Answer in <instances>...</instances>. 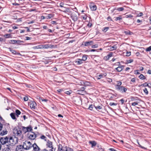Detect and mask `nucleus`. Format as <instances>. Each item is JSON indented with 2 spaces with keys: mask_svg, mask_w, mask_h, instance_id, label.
<instances>
[{
  "mask_svg": "<svg viewBox=\"0 0 151 151\" xmlns=\"http://www.w3.org/2000/svg\"><path fill=\"white\" fill-rule=\"evenodd\" d=\"M127 18H132L133 17V16H132V15L131 14H129V15H126L125 16Z\"/></svg>",
  "mask_w": 151,
  "mask_h": 151,
  "instance_id": "3c124183",
  "label": "nucleus"
},
{
  "mask_svg": "<svg viewBox=\"0 0 151 151\" xmlns=\"http://www.w3.org/2000/svg\"><path fill=\"white\" fill-rule=\"evenodd\" d=\"M26 39L25 40H30L32 39L31 37H26Z\"/></svg>",
  "mask_w": 151,
  "mask_h": 151,
  "instance_id": "0e129e2a",
  "label": "nucleus"
},
{
  "mask_svg": "<svg viewBox=\"0 0 151 151\" xmlns=\"http://www.w3.org/2000/svg\"><path fill=\"white\" fill-rule=\"evenodd\" d=\"M93 42L92 41H90L88 42H84V46H88L93 44Z\"/></svg>",
  "mask_w": 151,
  "mask_h": 151,
  "instance_id": "dca6fc26",
  "label": "nucleus"
},
{
  "mask_svg": "<svg viewBox=\"0 0 151 151\" xmlns=\"http://www.w3.org/2000/svg\"><path fill=\"white\" fill-rule=\"evenodd\" d=\"M26 130L28 132H32V131L33 130L32 127L31 126H29L28 127H26Z\"/></svg>",
  "mask_w": 151,
  "mask_h": 151,
  "instance_id": "5701e85b",
  "label": "nucleus"
},
{
  "mask_svg": "<svg viewBox=\"0 0 151 151\" xmlns=\"http://www.w3.org/2000/svg\"><path fill=\"white\" fill-rule=\"evenodd\" d=\"M112 55L113 53L110 52L107 56H105L104 58L106 60H108L110 57L112 56Z\"/></svg>",
  "mask_w": 151,
  "mask_h": 151,
  "instance_id": "6ab92c4d",
  "label": "nucleus"
},
{
  "mask_svg": "<svg viewBox=\"0 0 151 151\" xmlns=\"http://www.w3.org/2000/svg\"><path fill=\"white\" fill-rule=\"evenodd\" d=\"M90 7L91 10L95 11L97 9V7L96 5L93 3H91L90 4Z\"/></svg>",
  "mask_w": 151,
  "mask_h": 151,
  "instance_id": "f8f14e48",
  "label": "nucleus"
},
{
  "mask_svg": "<svg viewBox=\"0 0 151 151\" xmlns=\"http://www.w3.org/2000/svg\"><path fill=\"white\" fill-rule=\"evenodd\" d=\"M22 131L23 132H24V133H26L27 132V130H26V127H25L24 126H22Z\"/></svg>",
  "mask_w": 151,
  "mask_h": 151,
  "instance_id": "58836bf2",
  "label": "nucleus"
},
{
  "mask_svg": "<svg viewBox=\"0 0 151 151\" xmlns=\"http://www.w3.org/2000/svg\"><path fill=\"white\" fill-rule=\"evenodd\" d=\"M63 147H62V145L61 144H59L58 145V150H64V148H63Z\"/></svg>",
  "mask_w": 151,
  "mask_h": 151,
  "instance_id": "f704fd0d",
  "label": "nucleus"
},
{
  "mask_svg": "<svg viewBox=\"0 0 151 151\" xmlns=\"http://www.w3.org/2000/svg\"><path fill=\"white\" fill-rule=\"evenodd\" d=\"M117 48V47L116 45H114L111 47L110 48L111 50H116Z\"/></svg>",
  "mask_w": 151,
  "mask_h": 151,
  "instance_id": "c756f323",
  "label": "nucleus"
},
{
  "mask_svg": "<svg viewBox=\"0 0 151 151\" xmlns=\"http://www.w3.org/2000/svg\"><path fill=\"white\" fill-rule=\"evenodd\" d=\"M15 112L17 115V117H18L19 116V115L21 113V112H20V111L18 109L16 110L15 111Z\"/></svg>",
  "mask_w": 151,
  "mask_h": 151,
  "instance_id": "2f4dec72",
  "label": "nucleus"
},
{
  "mask_svg": "<svg viewBox=\"0 0 151 151\" xmlns=\"http://www.w3.org/2000/svg\"><path fill=\"white\" fill-rule=\"evenodd\" d=\"M88 56L86 55H84L83 56L82 59H81L83 62L86 61L87 58Z\"/></svg>",
  "mask_w": 151,
  "mask_h": 151,
  "instance_id": "c85d7f7f",
  "label": "nucleus"
},
{
  "mask_svg": "<svg viewBox=\"0 0 151 151\" xmlns=\"http://www.w3.org/2000/svg\"><path fill=\"white\" fill-rule=\"evenodd\" d=\"M109 105L110 106H116L117 105V104L115 103L114 102H111L109 104Z\"/></svg>",
  "mask_w": 151,
  "mask_h": 151,
  "instance_id": "5fc2aeb1",
  "label": "nucleus"
},
{
  "mask_svg": "<svg viewBox=\"0 0 151 151\" xmlns=\"http://www.w3.org/2000/svg\"><path fill=\"white\" fill-rule=\"evenodd\" d=\"M140 86L143 87L148 86V87L150 88H151V86H149V84L147 83H143L141 84Z\"/></svg>",
  "mask_w": 151,
  "mask_h": 151,
  "instance_id": "cd10ccee",
  "label": "nucleus"
},
{
  "mask_svg": "<svg viewBox=\"0 0 151 151\" xmlns=\"http://www.w3.org/2000/svg\"><path fill=\"white\" fill-rule=\"evenodd\" d=\"M9 139V141H8V143L12 145V146H14V145L16 143V142H15L14 141V139L13 138V137H10Z\"/></svg>",
  "mask_w": 151,
  "mask_h": 151,
  "instance_id": "9b49d317",
  "label": "nucleus"
},
{
  "mask_svg": "<svg viewBox=\"0 0 151 151\" xmlns=\"http://www.w3.org/2000/svg\"><path fill=\"white\" fill-rule=\"evenodd\" d=\"M124 9V8L122 7H119L117 8H114L111 10V12H113L115 10H118V11L120 12L123 11Z\"/></svg>",
  "mask_w": 151,
  "mask_h": 151,
  "instance_id": "2eb2a0df",
  "label": "nucleus"
},
{
  "mask_svg": "<svg viewBox=\"0 0 151 151\" xmlns=\"http://www.w3.org/2000/svg\"><path fill=\"white\" fill-rule=\"evenodd\" d=\"M93 105L92 104L90 105L88 109L91 110H93Z\"/></svg>",
  "mask_w": 151,
  "mask_h": 151,
  "instance_id": "a18cd8bd",
  "label": "nucleus"
},
{
  "mask_svg": "<svg viewBox=\"0 0 151 151\" xmlns=\"http://www.w3.org/2000/svg\"><path fill=\"white\" fill-rule=\"evenodd\" d=\"M22 146L23 148L24 149L28 150L33 147V145L31 144L30 142L26 141L23 143Z\"/></svg>",
  "mask_w": 151,
  "mask_h": 151,
  "instance_id": "f257e3e1",
  "label": "nucleus"
},
{
  "mask_svg": "<svg viewBox=\"0 0 151 151\" xmlns=\"http://www.w3.org/2000/svg\"><path fill=\"white\" fill-rule=\"evenodd\" d=\"M109 27H105L103 28V29H102V31L104 32H106L107 31V30L109 29Z\"/></svg>",
  "mask_w": 151,
  "mask_h": 151,
  "instance_id": "ea45409f",
  "label": "nucleus"
},
{
  "mask_svg": "<svg viewBox=\"0 0 151 151\" xmlns=\"http://www.w3.org/2000/svg\"><path fill=\"white\" fill-rule=\"evenodd\" d=\"M143 91L146 94H147L148 93V91L147 88H145L144 90Z\"/></svg>",
  "mask_w": 151,
  "mask_h": 151,
  "instance_id": "8fccbe9b",
  "label": "nucleus"
},
{
  "mask_svg": "<svg viewBox=\"0 0 151 151\" xmlns=\"http://www.w3.org/2000/svg\"><path fill=\"white\" fill-rule=\"evenodd\" d=\"M116 82L117 83L115 85L116 89L121 86V85L122 84V82L121 81H116Z\"/></svg>",
  "mask_w": 151,
  "mask_h": 151,
  "instance_id": "f3484780",
  "label": "nucleus"
},
{
  "mask_svg": "<svg viewBox=\"0 0 151 151\" xmlns=\"http://www.w3.org/2000/svg\"><path fill=\"white\" fill-rule=\"evenodd\" d=\"M14 134L17 136H19L21 134L22 131L19 128H14L13 129Z\"/></svg>",
  "mask_w": 151,
  "mask_h": 151,
  "instance_id": "20e7f679",
  "label": "nucleus"
},
{
  "mask_svg": "<svg viewBox=\"0 0 151 151\" xmlns=\"http://www.w3.org/2000/svg\"><path fill=\"white\" fill-rule=\"evenodd\" d=\"M53 17V15L52 14H50L48 16L45 17L46 19H50L51 17Z\"/></svg>",
  "mask_w": 151,
  "mask_h": 151,
  "instance_id": "7c9ffc66",
  "label": "nucleus"
},
{
  "mask_svg": "<svg viewBox=\"0 0 151 151\" xmlns=\"http://www.w3.org/2000/svg\"><path fill=\"white\" fill-rule=\"evenodd\" d=\"M78 93L82 95H83L85 93V91H83L80 90H78Z\"/></svg>",
  "mask_w": 151,
  "mask_h": 151,
  "instance_id": "c9c22d12",
  "label": "nucleus"
},
{
  "mask_svg": "<svg viewBox=\"0 0 151 151\" xmlns=\"http://www.w3.org/2000/svg\"><path fill=\"white\" fill-rule=\"evenodd\" d=\"M40 138L43 139L45 141L46 140V137L44 135H42L40 137Z\"/></svg>",
  "mask_w": 151,
  "mask_h": 151,
  "instance_id": "c03bdc74",
  "label": "nucleus"
},
{
  "mask_svg": "<svg viewBox=\"0 0 151 151\" xmlns=\"http://www.w3.org/2000/svg\"><path fill=\"white\" fill-rule=\"evenodd\" d=\"M116 90L122 93H125L127 91V88L123 86H121Z\"/></svg>",
  "mask_w": 151,
  "mask_h": 151,
  "instance_id": "1a4fd4ad",
  "label": "nucleus"
},
{
  "mask_svg": "<svg viewBox=\"0 0 151 151\" xmlns=\"http://www.w3.org/2000/svg\"><path fill=\"white\" fill-rule=\"evenodd\" d=\"M95 107L96 109H102V107L100 106H95Z\"/></svg>",
  "mask_w": 151,
  "mask_h": 151,
  "instance_id": "49530a36",
  "label": "nucleus"
},
{
  "mask_svg": "<svg viewBox=\"0 0 151 151\" xmlns=\"http://www.w3.org/2000/svg\"><path fill=\"white\" fill-rule=\"evenodd\" d=\"M7 133V131H3L0 133V134L1 135L3 136L6 134Z\"/></svg>",
  "mask_w": 151,
  "mask_h": 151,
  "instance_id": "e433bc0d",
  "label": "nucleus"
},
{
  "mask_svg": "<svg viewBox=\"0 0 151 151\" xmlns=\"http://www.w3.org/2000/svg\"><path fill=\"white\" fill-rule=\"evenodd\" d=\"M77 100L78 101V104H82V100L81 98H79L77 99Z\"/></svg>",
  "mask_w": 151,
  "mask_h": 151,
  "instance_id": "864d4df0",
  "label": "nucleus"
},
{
  "mask_svg": "<svg viewBox=\"0 0 151 151\" xmlns=\"http://www.w3.org/2000/svg\"><path fill=\"white\" fill-rule=\"evenodd\" d=\"M115 20L116 21L121 20L122 19V17L121 16H120L119 17H117L115 18Z\"/></svg>",
  "mask_w": 151,
  "mask_h": 151,
  "instance_id": "4c0bfd02",
  "label": "nucleus"
},
{
  "mask_svg": "<svg viewBox=\"0 0 151 151\" xmlns=\"http://www.w3.org/2000/svg\"><path fill=\"white\" fill-rule=\"evenodd\" d=\"M139 78L141 79L144 80L146 79V77L142 74H141L139 76Z\"/></svg>",
  "mask_w": 151,
  "mask_h": 151,
  "instance_id": "473e14b6",
  "label": "nucleus"
},
{
  "mask_svg": "<svg viewBox=\"0 0 151 151\" xmlns=\"http://www.w3.org/2000/svg\"><path fill=\"white\" fill-rule=\"evenodd\" d=\"M133 61V60L132 59H130L127 60V62L128 63H130L132 62Z\"/></svg>",
  "mask_w": 151,
  "mask_h": 151,
  "instance_id": "680f3d73",
  "label": "nucleus"
},
{
  "mask_svg": "<svg viewBox=\"0 0 151 151\" xmlns=\"http://www.w3.org/2000/svg\"><path fill=\"white\" fill-rule=\"evenodd\" d=\"M9 140V138L7 137H1L0 139V142L1 143L5 145L8 144V141Z\"/></svg>",
  "mask_w": 151,
  "mask_h": 151,
  "instance_id": "423d86ee",
  "label": "nucleus"
},
{
  "mask_svg": "<svg viewBox=\"0 0 151 151\" xmlns=\"http://www.w3.org/2000/svg\"><path fill=\"white\" fill-rule=\"evenodd\" d=\"M107 19L108 21H112V20L111 19V18L110 17V16H109V17H108L107 18Z\"/></svg>",
  "mask_w": 151,
  "mask_h": 151,
  "instance_id": "338daca9",
  "label": "nucleus"
},
{
  "mask_svg": "<svg viewBox=\"0 0 151 151\" xmlns=\"http://www.w3.org/2000/svg\"><path fill=\"white\" fill-rule=\"evenodd\" d=\"M124 66L121 65L120 66H118V67L115 68V69L117 70L118 72H120L123 69Z\"/></svg>",
  "mask_w": 151,
  "mask_h": 151,
  "instance_id": "412c9836",
  "label": "nucleus"
},
{
  "mask_svg": "<svg viewBox=\"0 0 151 151\" xmlns=\"http://www.w3.org/2000/svg\"><path fill=\"white\" fill-rule=\"evenodd\" d=\"M28 100V98L27 96H26L24 98V100L25 101H27Z\"/></svg>",
  "mask_w": 151,
  "mask_h": 151,
  "instance_id": "13d9d810",
  "label": "nucleus"
},
{
  "mask_svg": "<svg viewBox=\"0 0 151 151\" xmlns=\"http://www.w3.org/2000/svg\"><path fill=\"white\" fill-rule=\"evenodd\" d=\"M65 93L69 95L71 94V92L70 91H66L65 92Z\"/></svg>",
  "mask_w": 151,
  "mask_h": 151,
  "instance_id": "e2e57ef3",
  "label": "nucleus"
},
{
  "mask_svg": "<svg viewBox=\"0 0 151 151\" xmlns=\"http://www.w3.org/2000/svg\"><path fill=\"white\" fill-rule=\"evenodd\" d=\"M89 143L91 144L92 147H93L94 146H95L96 145V142L94 141H90Z\"/></svg>",
  "mask_w": 151,
  "mask_h": 151,
  "instance_id": "393cba45",
  "label": "nucleus"
},
{
  "mask_svg": "<svg viewBox=\"0 0 151 151\" xmlns=\"http://www.w3.org/2000/svg\"><path fill=\"white\" fill-rule=\"evenodd\" d=\"M4 151H11V150L13 148L14 146H12V145L8 143L4 145Z\"/></svg>",
  "mask_w": 151,
  "mask_h": 151,
  "instance_id": "0eeeda50",
  "label": "nucleus"
},
{
  "mask_svg": "<svg viewBox=\"0 0 151 151\" xmlns=\"http://www.w3.org/2000/svg\"><path fill=\"white\" fill-rule=\"evenodd\" d=\"M42 45H40L37 46V49H42Z\"/></svg>",
  "mask_w": 151,
  "mask_h": 151,
  "instance_id": "de8ad7c7",
  "label": "nucleus"
},
{
  "mask_svg": "<svg viewBox=\"0 0 151 151\" xmlns=\"http://www.w3.org/2000/svg\"><path fill=\"white\" fill-rule=\"evenodd\" d=\"M85 87H82L81 88H79V89L78 90H80L81 91H85L86 92V91H85Z\"/></svg>",
  "mask_w": 151,
  "mask_h": 151,
  "instance_id": "09e8293b",
  "label": "nucleus"
},
{
  "mask_svg": "<svg viewBox=\"0 0 151 151\" xmlns=\"http://www.w3.org/2000/svg\"><path fill=\"white\" fill-rule=\"evenodd\" d=\"M11 35L10 34H7L4 35V37L5 38H9L11 37Z\"/></svg>",
  "mask_w": 151,
  "mask_h": 151,
  "instance_id": "72a5a7b5",
  "label": "nucleus"
},
{
  "mask_svg": "<svg viewBox=\"0 0 151 151\" xmlns=\"http://www.w3.org/2000/svg\"><path fill=\"white\" fill-rule=\"evenodd\" d=\"M124 33L126 35H131L132 34V32H131L129 30H127L126 31H124Z\"/></svg>",
  "mask_w": 151,
  "mask_h": 151,
  "instance_id": "bb28decb",
  "label": "nucleus"
},
{
  "mask_svg": "<svg viewBox=\"0 0 151 151\" xmlns=\"http://www.w3.org/2000/svg\"><path fill=\"white\" fill-rule=\"evenodd\" d=\"M131 55V52H127L126 53V56H129Z\"/></svg>",
  "mask_w": 151,
  "mask_h": 151,
  "instance_id": "052dcab7",
  "label": "nucleus"
},
{
  "mask_svg": "<svg viewBox=\"0 0 151 151\" xmlns=\"http://www.w3.org/2000/svg\"><path fill=\"white\" fill-rule=\"evenodd\" d=\"M138 104V103L137 102H133L131 104V105L133 106H135L136 105H137Z\"/></svg>",
  "mask_w": 151,
  "mask_h": 151,
  "instance_id": "4d7b16f0",
  "label": "nucleus"
},
{
  "mask_svg": "<svg viewBox=\"0 0 151 151\" xmlns=\"http://www.w3.org/2000/svg\"><path fill=\"white\" fill-rule=\"evenodd\" d=\"M77 14L78 12L76 11L73 10L72 12V13L71 14V16L72 19L74 21H76L78 19Z\"/></svg>",
  "mask_w": 151,
  "mask_h": 151,
  "instance_id": "39448f33",
  "label": "nucleus"
},
{
  "mask_svg": "<svg viewBox=\"0 0 151 151\" xmlns=\"http://www.w3.org/2000/svg\"><path fill=\"white\" fill-rule=\"evenodd\" d=\"M63 5L64 4L62 3H61L60 4L59 6L61 7V8H63Z\"/></svg>",
  "mask_w": 151,
  "mask_h": 151,
  "instance_id": "774afa93",
  "label": "nucleus"
},
{
  "mask_svg": "<svg viewBox=\"0 0 151 151\" xmlns=\"http://www.w3.org/2000/svg\"><path fill=\"white\" fill-rule=\"evenodd\" d=\"M64 150L63 151H73V150L70 148L68 147L67 146H65L64 147Z\"/></svg>",
  "mask_w": 151,
  "mask_h": 151,
  "instance_id": "b1692460",
  "label": "nucleus"
},
{
  "mask_svg": "<svg viewBox=\"0 0 151 151\" xmlns=\"http://www.w3.org/2000/svg\"><path fill=\"white\" fill-rule=\"evenodd\" d=\"M10 115L12 117V118L14 120H15V121L17 120V118L15 117V114L14 113H12L10 114Z\"/></svg>",
  "mask_w": 151,
  "mask_h": 151,
  "instance_id": "4be33fe9",
  "label": "nucleus"
},
{
  "mask_svg": "<svg viewBox=\"0 0 151 151\" xmlns=\"http://www.w3.org/2000/svg\"><path fill=\"white\" fill-rule=\"evenodd\" d=\"M33 151H40V148L35 143L33 144Z\"/></svg>",
  "mask_w": 151,
  "mask_h": 151,
  "instance_id": "ddd939ff",
  "label": "nucleus"
},
{
  "mask_svg": "<svg viewBox=\"0 0 151 151\" xmlns=\"http://www.w3.org/2000/svg\"><path fill=\"white\" fill-rule=\"evenodd\" d=\"M143 15V14L142 12H140L139 14H138L137 15V17H141Z\"/></svg>",
  "mask_w": 151,
  "mask_h": 151,
  "instance_id": "bf43d9fd",
  "label": "nucleus"
},
{
  "mask_svg": "<svg viewBox=\"0 0 151 151\" xmlns=\"http://www.w3.org/2000/svg\"><path fill=\"white\" fill-rule=\"evenodd\" d=\"M10 51L13 54H16V52L15 51V50H13L11 49V48H9Z\"/></svg>",
  "mask_w": 151,
  "mask_h": 151,
  "instance_id": "a19ab883",
  "label": "nucleus"
},
{
  "mask_svg": "<svg viewBox=\"0 0 151 151\" xmlns=\"http://www.w3.org/2000/svg\"><path fill=\"white\" fill-rule=\"evenodd\" d=\"M134 74H140V73L139 72V70H134Z\"/></svg>",
  "mask_w": 151,
  "mask_h": 151,
  "instance_id": "603ef678",
  "label": "nucleus"
},
{
  "mask_svg": "<svg viewBox=\"0 0 151 151\" xmlns=\"http://www.w3.org/2000/svg\"><path fill=\"white\" fill-rule=\"evenodd\" d=\"M3 127V125L0 123V131L2 130Z\"/></svg>",
  "mask_w": 151,
  "mask_h": 151,
  "instance_id": "69168bd1",
  "label": "nucleus"
},
{
  "mask_svg": "<svg viewBox=\"0 0 151 151\" xmlns=\"http://www.w3.org/2000/svg\"><path fill=\"white\" fill-rule=\"evenodd\" d=\"M22 148L23 147L22 145H18L16 148V151H23Z\"/></svg>",
  "mask_w": 151,
  "mask_h": 151,
  "instance_id": "a211bd4d",
  "label": "nucleus"
},
{
  "mask_svg": "<svg viewBox=\"0 0 151 151\" xmlns=\"http://www.w3.org/2000/svg\"><path fill=\"white\" fill-rule=\"evenodd\" d=\"M97 147H98V150L99 151H103V149L101 147V146H99L98 145L97 146Z\"/></svg>",
  "mask_w": 151,
  "mask_h": 151,
  "instance_id": "79ce46f5",
  "label": "nucleus"
},
{
  "mask_svg": "<svg viewBox=\"0 0 151 151\" xmlns=\"http://www.w3.org/2000/svg\"><path fill=\"white\" fill-rule=\"evenodd\" d=\"M106 73H101L97 76V79H100L101 78H103L104 77L106 76Z\"/></svg>",
  "mask_w": 151,
  "mask_h": 151,
  "instance_id": "aec40b11",
  "label": "nucleus"
},
{
  "mask_svg": "<svg viewBox=\"0 0 151 151\" xmlns=\"http://www.w3.org/2000/svg\"><path fill=\"white\" fill-rule=\"evenodd\" d=\"M42 48L47 49L48 48H53L55 47L54 45L51 44H44L42 45Z\"/></svg>",
  "mask_w": 151,
  "mask_h": 151,
  "instance_id": "9d476101",
  "label": "nucleus"
},
{
  "mask_svg": "<svg viewBox=\"0 0 151 151\" xmlns=\"http://www.w3.org/2000/svg\"><path fill=\"white\" fill-rule=\"evenodd\" d=\"M75 62L77 65H79L83 63V62L81 59L78 58L76 60Z\"/></svg>",
  "mask_w": 151,
  "mask_h": 151,
  "instance_id": "4468645a",
  "label": "nucleus"
},
{
  "mask_svg": "<svg viewBox=\"0 0 151 151\" xmlns=\"http://www.w3.org/2000/svg\"><path fill=\"white\" fill-rule=\"evenodd\" d=\"M28 105L30 106L31 109H35L36 108L37 104L35 102L31 101L28 103Z\"/></svg>",
  "mask_w": 151,
  "mask_h": 151,
  "instance_id": "6e6552de",
  "label": "nucleus"
},
{
  "mask_svg": "<svg viewBox=\"0 0 151 151\" xmlns=\"http://www.w3.org/2000/svg\"><path fill=\"white\" fill-rule=\"evenodd\" d=\"M98 47V45L97 44H95L93 45L91 47L92 48H96Z\"/></svg>",
  "mask_w": 151,
  "mask_h": 151,
  "instance_id": "6e6d98bb",
  "label": "nucleus"
},
{
  "mask_svg": "<svg viewBox=\"0 0 151 151\" xmlns=\"http://www.w3.org/2000/svg\"><path fill=\"white\" fill-rule=\"evenodd\" d=\"M46 145L47 147L51 148V149L49 150L50 151H53V150H55V148H53L52 142L49 140L47 141Z\"/></svg>",
  "mask_w": 151,
  "mask_h": 151,
  "instance_id": "7ed1b4c3",
  "label": "nucleus"
},
{
  "mask_svg": "<svg viewBox=\"0 0 151 151\" xmlns=\"http://www.w3.org/2000/svg\"><path fill=\"white\" fill-rule=\"evenodd\" d=\"M151 50V46L148 47H147L145 51L147 52L150 51Z\"/></svg>",
  "mask_w": 151,
  "mask_h": 151,
  "instance_id": "37998d69",
  "label": "nucleus"
},
{
  "mask_svg": "<svg viewBox=\"0 0 151 151\" xmlns=\"http://www.w3.org/2000/svg\"><path fill=\"white\" fill-rule=\"evenodd\" d=\"M37 137L36 134L34 132H30L27 134L28 138L30 140H34Z\"/></svg>",
  "mask_w": 151,
  "mask_h": 151,
  "instance_id": "f03ea898",
  "label": "nucleus"
},
{
  "mask_svg": "<svg viewBox=\"0 0 151 151\" xmlns=\"http://www.w3.org/2000/svg\"><path fill=\"white\" fill-rule=\"evenodd\" d=\"M21 42V41L19 40H10L9 43H10L14 44L17 43H18V42Z\"/></svg>",
  "mask_w": 151,
  "mask_h": 151,
  "instance_id": "a878e982",
  "label": "nucleus"
}]
</instances>
